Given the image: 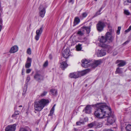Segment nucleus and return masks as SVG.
<instances>
[{"label":"nucleus","instance_id":"obj_47","mask_svg":"<svg viewBox=\"0 0 131 131\" xmlns=\"http://www.w3.org/2000/svg\"><path fill=\"white\" fill-rule=\"evenodd\" d=\"M56 104H54L52 108L54 110V107H55V106H56Z\"/></svg>","mask_w":131,"mask_h":131},{"label":"nucleus","instance_id":"obj_21","mask_svg":"<svg viewBox=\"0 0 131 131\" xmlns=\"http://www.w3.org/2000/svg\"><path fill=\"white\" fill-rule=\"evenodd\" d=\"M107 40L106 37L105 38L103 36H102L100 39V43H105L106 41Z\"/></svg>","mask_w":131,"mask_h":131},{"label":"nucleus","instance_id":"obj_24","mask_svg":"<svg viewBox=\"0 0 131 131\" xmlns=\"http://www.w3.org/2000/svg\"><path fill=\"white\" fill-rule=\"evenodd\" d=\"M50 92L52 95H56L57 93V91L55 89L51 90H50Z\"/></svg>","mask_w":131,"mask_h":131},{"label":"nucleus","instance_id":"obj_1","mask_svg":"<svg viewBox=\"0 0 131 131\" xmlns=\"http://www.w3.org/2000/svg\"><path fill=\"white\" fill-rule=\"evenodd\" d=\"M97 109L94 113L95 116L97 118H103L108 117L107 119L108 123L111 124L114 122V116L111 114V108L104 103H98L95 105Z\"/></svg>","mask_w":131,"mask_h":131},{"label":"nucleus","instance_id":"obj_39","mask_svg":"<svg viewBox=\"0 0 131 131\" xmlns=\"http://www.w3.org/2000/svg\"><path fill=\"white\" fill-rule=\"evenodd\" d=\"M31 70L30 69H28L26 70V72L27 73H30L31 71Z\"/></svg>","mask_w":131,"mask_h":131},{"label":"nucleus","instance_id":"obj_44","mask_svg":"<svg viewBox=\"0 0 131 131\" xmlns=\"http://www.w3.org/2000/svg\"><path fill=\"white\" fill-rule=\"evenodd\" d=\"M130 30H129V29H128L125 30V32H128Z\"/></svg>","mask_w":131,"mask_h":131},{"label":"nucleus","instance_id":"obj_36","mask_svg":"<svg viewBox=\"0 0 131 131\" xmlns=\"http://www.w3.org/2000/svg\"><path fill=\"white\" fill-rule=\"evenodd\" d=\"M47 92L45 91L41 95V96H43L45 95L47 93Z\"/></svg>","mask_w":131,"mask_h":131},{"label":"nucleus","instance_id":"obj_23","mask_svg":"<svg viewBox=\"0 0 131 131\" xmlns=\"http://www.w3.org/2000/svg\"><path fill=\"white\" fill-rule=\"evenodd\" d=\"M95 128H99L102 127V123H98L95 122Z\"/></svg>","mask_w":131,"mask_h":131},{"label":"nucleus","instance_id":"obj_10","mask_svg":"<svg viewBox=\"0 0 131 131\" xmlns=\"http://www.w3.org/2000/svg\"><path fill=\"white\" fill-rule=\"evenodd\" d=\"M118 63V64L117 65L118 66L120 67L124 66L126 64V62L123 60H118L116 61V63Z\"/></svg>","mask_w":131,"mask_h":131},{"label":"nucleus","instance_id":"obj_12","mask_svg":"<svg viewBox=\"0 0 131 131\" xmlns=\"http://www.w3.org/2000/svg\"><path fill=\"white\" fill-rule=\"evenodd\" d=\"M83 112H85L87 114H89L91 112V107L90 105H87L84 109L83 110Z\"/></svg>","mask_w":131,"mask_h":131},{"label":"nucleus","instance_id":"obj_45","mask_svg":"<svg viewBox=\"0 0 131 131\" xmlns=\"http://www.w3.org/2000/svg\"><path fill=\"white\" fill-rule=\"evenodd\" d=\"M129 42V41H126L123 44H127Z\"/></svg>","mask_w":131,"mask_h":131},{"label":"nucleus","instance_id":"obj_26","mask_svg":"<svg viewBox=\"0 0 131 131\" xmlns=\"http://www.w3.org/2000/svg\"><path fill=\"white\" fill-rule=\"evenodd\" d=\"M126 129L127 131H131V125H127L126 127Z\"/></svg>","mask_w":131,"mask_h":131},{"label":"nucleus","instance_id":"obj_34","mask_svg":"<svg viewBox=\"0 0 131 131\" xmlns=\"http://www.w3.org/2000/svg\"><path fill=\"white\" fill-rule=\"evenodd\" d=\"M77 34L80 36H82L83 35V34L81 31H79L77 32Z\"/></svg>","mask_w":131,"mask_h":131},{"label":"nucleus","instance_id":"obj_30","mask_svg":"<svg viewBox=\"0 0 131 131\" xmlns=\"http://www.w3.org/2000/svg\"><path fill=\"white\" fill-rule=\"evenodd\" d=\"M27 53L29 54H31V50L30 48L28 49L27 50Z\"/></svg>","mask_w":131,"mask_h":131},{"label":"nucleus","instance_id":"obj_28","mask_svg":"<svg viewBox=\"0 0 131 131\" xmlns=\"http://www.w3.org/2000/svg\"><path fill=\"white\" fill-rule=\"evenodd\" d=\"M54 109L51 108L50 110V114H49V116H52L54 113Z\"/></svg>","mask_w":131,"mask_h":131},{"label":"nucleus","instance_id":"obj_14","mask_svg":"<svg viewBox=\"0 0 131 131\" xmlns=\"http://www.w3.org/2000/svg\"><path fill=\"white\" fill-rule=\"evenodd\" d=\"M90 71V70L89 69H87L80 72H78V73H79V74L80 75V76H82L85 74L89 72Z\"/></svg>","mask_w":131,"mask_h":131},{"label":"nucleus","instance_id":"obj_3","mask_svg":"<svg viewBox=\"0 0 131 131\" xmlns=\"http://www.w3.org/2000/svg\"><path fill=\"white\" fill-rule=\"evenodd\" d=\"M17 125L15 124L8 125L6 127L5 131H15Z\"/></svg>","mask_w":131,"mask_h":131},{"label":"nucleus","instance_id":"obj_13","mask_svg":"<svg viewBox=\"0 0 131 131\" xmlns=\"http://www.w3.org/2000/svg\"><path fill=\"white\" fill-rule=\"evenodd\" d=\"M70 76L71 78H76L80 77L78 72L71 73Z\"/></svg>","mask_w":131,"mask_h":131},{"label":"nucleus","instance_id":"obj_38","mask_svg":"<svg viewBox=\"0 0 131 131\" xmlns=\"http://www.w3.org/2000/svg\"><path fill=\"white\" fill-rule=\"evenodd\" d=\"M14 113L16 115H18L19 113V111H15Z\"/></svg>","mask_w":131,"mask_h":131},{"label":"nucleus","instance_id":"obj_17","mask_svg":"<svg viewBox=\"0 0 131 131\" xmlns=\"http://www.w3.org/2000/svg\"><path fill=\"white\" fill-rule=\"evenodd\" d=\"M101 63V62L100 60L95 61L92 64V66L93 68H95L98 65L100 64Z\"/></svg>","mask_w":131,"mask_h":131},{"label":"nucleus","instance_id":"obj_43","mask_svg":"<svg viewBox=\"0 0 131 131\" xmlns=\"http://www.w3.org/2000/svg\"><path fill=\"white\" fill-rule=\"evenodd\" d=\"M17 115L15 114V113H14V114L12 116V117H15Z\"/></svg>","mask_w":131,"mask_h":131},{"label":"nucleus","instance_id":"obj_5","mask_svg":"<svg viewBox=\"0 0 131 131\" xmlns=\"http://www.w3.org/2000/svg\"><path fill=\"white\" fill-rule=\"evenodd\" d=\"M40 16L42 17H44L45 13V8L42 5H41L39 8Z\"/></svg>","mask_w":131,"mask_h":131},{"label":"nucleus","instance_id":"obj_25","mask_svg":"<svg viewBox=\"0 0 131 131\" xmlns=\"http://www.w3.org/2000/svg\"><path fill=\"white\" fill-rule=\"evenodd\" d=\"M100 46L103 48H107L109 47L107 45L105 44V43H100Z\"/></svg>","mask_w":131,"mask_h":131},{"label":"nucleus","instance_id":"obj_54","mask_svg":"<svg viewBox=\"0 0 131 131\" xmlns=\"http://www.w3.org/2000/svg\"><path fill=\"white\" fill-rule=\"evenodd\" d=\"M23 72L22 71V74H23Z\"/></svg>","mask_w":131,"mask_h":131},{"label":"nucleus","instance_id":"obj_19","mask_svg":"<svg viewBox=\"0 0 131 131\" xmlns=\"http://www.w3.org/2000/svg\"><path fill=\"white\" fill-rule=\"evenodd\" d=\"M80 19L78 17H76L75 18L74 22V26H75L78 24L80 22Z\"/></svg>","mask_w":131,"mask_h":131},{"label":"nucleus","instance_id":"obj_15","mask_svg":"<svg viewBox=\"0 0 131 131\" xmlns=\"http://www.w3.org/2000/svg\"><path fill=\"white\" fill-rule=\"evenodd\" d=\"M18 49V47L16 46H15L12 47L10 50V53H14L17 52Z\"/></svg>","mask_w":131,"mask_h":131},{"label":"nucleus","instance_id":"obj_37","mask_svg":"<svg viewBox=\"0 0 131 131\" xmlns=\"http://www.w3.org/2000/svg\"><path fill=\"white\" fill-rule=\"evenodd\" d=\"M87 15V14L86 13H84L82 14V16L84 17H86Z\"/></svg>","mask_w":131,"mask_h":131},{"label":"nucleus","instance_id":"obj_51","mask_svg":"<svg viewBox=\"0 0 131 131\" xmlns=\"http://www.w3.org/2000/svg\"><path fill=\"white\" fill-rule=\"evenodd\" d=\"M73 0H69V2H73Z\"/></svg>","mask_w":131,"mask_h":131},{"label":"nucleus","instance_id":"obj_56","mask_svg":"<svg viewBox=\"0 0 131 131\" xmlns=\"http://www.w3.org/2000/svg\"><path fill=\"white\" fill-rule=\"evenodd\" d=\"M95 1H97V0H94Z\"/></svg>","mask_w":131,"mask_h":131},{"label":"nucleus","instance_id":"obj_50","mask_svg":"<svg viewBox=\"0 0 131 131\" xmlns=\"http://www.w3.org/2000/svg\"><path fill=\"white\" fill-rule=\"evenodd\" d=\"M128 29H129V30H131V26H130L129 27V28H128Z\"/></svg>","mask_w":131,"mask_h":131},{"label":"nucleus","instance_id":"obj_16","mask_svg":"<svg viewBox=\"0 0 131 131\" xmlns=\"http://www.w3.org/2000/svg\"><path fill=\"white\" fill-rule=\"evenodd\" d=\"M34 78L38 80H42L43 79V77L38 73L35 75Z\"/></svg>","mask_w":131,"mask_h":131},{"label":"nucleus","instance_id":"obj_4","mask_svg":"<svg viewBox=\"0 0 131 131\" xmlns=\"http://www.w3.org/2000/svg\"><path fill=\"white\" fill-rule=\"evenodd\" d=\"M105 26V24L103 22L99 21L96 25L97 30L99 31H102L103 30Z\"/></svg>","mask_w":131,"mask_h":131},{"label":"nucleus","instance_id":"obj_20","mask_svg":"<svg viewBox=\"0 0 131 131\" xmlns=\"http://www.w3.org/2000/svg\"><path fill=\"white\" fill-rule=\"evenodd\" d=\"M95 122H92L88 124V126L90 128H95Z\"/></svg>","mask_w":131,"mask_h":131},{"label":"nucleus","instance_id":"obj_52","mask_svg":"<svg viewBox=\"0 0 131 131\" xmlns=\"http://www.w3.org/2000/svg\"><path fill=\"white\" fill-rule=\"evenodd\" d=\"M22 107V105H20V106H19V107Z\"/></svg>","mask_w":131,"mask_h":131},{"label":"nucleus","instance_id":"obj_2","mask_svg":"<svg viewBox=\"0 0 131 131\" xmlns=\"http://www.w3.org/2000/svg\"><path fill=\"white\" fill-rule=\"evenodd\" d=\"M49 102L48 100L45 99H42L36 101L34 104L35 110L38 112L41 111Z\"/></svg>","mask_w":131,"mask_h":131},{"label":"nucleus","instance_id":"obj_9","mask_svg":"<svg viewBox=\"0 0 131 131\" xmlns=\"http://www.w3.org/2000/svg\"><path fill=\"white\" fill-rule=\"evenodd\" d=\"M81 62L82 66L83 67L85 68H87L88 67L89 64V62L88 61L86 60H82Z\"/></svg>","mask_w":131,"mask_h":131},{"label":"nucleus","instance_id":"obj_42","mask_svg":"<svg viewBox=\"0 0 131 131\" xmlns=\"http://www.w3.org/2000/svg\"><path fill=\"white\" fill-rule=\"evenodd\" d=\"M120 31L119 30H117L116 33L118 35H119V34Z\"/></svg>","mask_w":131,"mask_h":131},{"label":"nucleus","instance_id":"obj_46","mask_svg":"<svg viewBox=\"0 0 131 131\" xmlns=\"http://www.w3.org/2000/svg\"><path fill=\"white\" fill-rule=\"evenodd\" d=\"M117 52L116 51H115L113 52V54L114 55H115L117 54Z\"/></svg>","mask_w":131,"mask_h":131},{"label":"nucleus","instance_id":"obj_27","mask_svg":"<svg viewBox=\"0 0 131 131\" xmlns=\"http://www.w3.org/2000/svg\"><path fill=\"white\" fill-rule=\"evenodd\" d=\"M81 45L80 44H78V45L76 46V49L77 51H80L82 49L81 47Z\"/></svg>","mask_w":131,"mask_h":131},{"label":"nucleus","instance_id":"obj_6","mask_svg":"<svg viewBox=\"0 0 131 131\" xmlns=\"http://www.w3.org/2000/svg\"><path fill=\"white\" fill-rule=\"evenodd\" d=\"M42 32V28L41 27L39 29L37 30L36 32V35L35 39L37 41L39 40V37Z\"/></svg>","mask_w":131,"mask_h":131},{"label":"nucleus","instance_id":"obj_33","mask_svg":"<svg viewBox=\"0 0 131 131\" xmlns=\"http://www.w3.org/2000/svg\"><path fill=\"white\" fill-rule=\"evenodd\" d=\"M48 62L47 61H46L44 63V64L43 65V66L44 67H47L48 65Z\"/></svg>","mask_w":131,"mask_h":131},{"label":"nucleus","instance_id":"obj_22","mask_svg":"<svg viewBox=\"0 0 131 131\" xmlns=\"http://www.w3.org/2000/svg\"><path fill=\"white\" fill-rule=\"evenodd\" d=\"M67 65L65 62H62L61 64V67L63 70L64 68L67 67Z\"/></svg>","mask_w":131,"mask_h":131},{"label":"nucleus","instance_id":"obj_8","mask_svg":"<svg viewBox=\"0 0 131 131\" xmlns=\"http://www.w3.org/2000/svg\"><path fill=\"white\" fill-rule=\"evenodd\" d=\"M106 38L107 40H109V42H112L113 40V38L111 35V32H107L106 35Z\"/></svg>","mask_w":131,"mask_h":131},{"label":"nucleus","instance_id":"obj_41","mask_svg":"<svg viewBox=\"0 0 131 131\" xmlns=\"http://www.w3.org/2000/svg\"><path fill=\"white\" fill-rule=\"evenodd\" d=\"M30 77H28L26 79V81L27 82H28L30 80Z\"/></svg>","mask_w":131,"mask_h":131},{"label":"nucleus","instance_id":"obj_55","mask_svg":"<svg viewBox=\"0 0 131 131\" xmlns=\"http://www.w3.org/2000/svg\"><path fill=\"white\" fill-rule=\"evenodd\" d=\"M23 72L22 71V74H23Z\"/></svg>","mask_w":131,"mask_h":131},{"label":"nucleus","instance_id":"obj_53","mask_svg":"<svg viewBox=\"0 0 131 131\" xmlns=\"http://www.w3.org/2000/svg\"><path fill=\"white\" fill-rule=\"evenodd\" d=\"M101 8L100 10H99V11L100 12L101 11Z\"/></svg>","mask_w":131,"mask_h":131},{"label":"nucleus","instance_id":"obj_40","mask_svg":"<svg viewBox=\"0 0 131 131\" xmlns=\"http://www.w3.org/2000/svg\"><path fill=\"white\" fill-rule=\"evenodd\" d=\"M82 123L80 122H76V124L77 125H80Z\"/></svg>","mask_w":131,"mask_h":131},{"label":"nucleus","instance_id":"obj_7","mask_svg":"<svg viewBox=\"0 0 131 131\" xmlns=\"http://www.w3.org/2000/svg\"><path fill=\"white\" fill-rule=\"evenodd\" d=\"M62 55L66 58H68L70 55V51L69 49H65Z\"/></svg>","mask_w":131,"mask_h":131},{"label":"nucleus","instance_id":"obj_35","mask_svg":"<svg viewBox=\"0 0 131 131\" xmlns=\"http://www.w3.org/2000/svg\"><path fill=\"white\" fill-rule=\"evenodd\" d=\"M124 13L125 14L127 15H128L129 14V13L127 10H124Z\"/></svg>","mask_w":131,"mask_h":131},{"label":"nucleus","instance_id":"obj_49","mask_svg":"<svg viewBox=\"0 0 131 131\" xmlns=\"http://www.w3.org/2000/svg\"><path fill=\"white\" fill-rule=\"evenodd\" d=\"M121 29V27H118V30H119L120 31Z\"/></svg>","mask_w":131,"mask_h":131},{"label":"nucleus","instance_id":"obj_48","mask_svg":"<svg viewBox=\"0 0 131 131\" xmlns=\"http://www.w3.org/2000/svg\"><path fill=\"white\" fill-rule=\"evenodd\" d=\"M127 1L128 2L131 3V0H127Z\"/></svg>","mask_w":131,"mask_h":131},{"label":"nucleus","instance_id":"obj_29","mask_svg":"<svg viewBox=\"0 0 131 131\" xmlns=\"http://www.w3.org/2000/svg\"><path fill=\"white\" fill-rule=\"evenodd\" d=\"M116 72V73H122V71L119 68H117V69Z\"/></svg>","mask_w":131,"mask_h":131},{"label":"nucleus","instance_id":"obj_31","mask_svg":"<svg viewBox=\"0 0 131 131\" xmlns=\"http://www.w3.org/2000/svg\"><path fill=\"white\" fill-rule=\"evenodd\" d=\"M19 131H28L25 129L23 127H20Z\"/></svg>","mask_w":131,"mask_h":131},{"label":"nucleus","instance_id":"obj_18","mask_svg":"<svg viewBox=\"0 0 131 131\" xmlns=\"http://www.w3.org/2000/svg\"><path fill=\"white\" fill-rule=\"evenodd\" d=\"M105 52L103 50H101L97 53V56L98 57H102L105 55Z\"/></svg>","mask_w":131,"mask_h":131},{"label":"nucleus","instance_id":"obj_11","mask_svg":"<svg viewBox=\"0 0 131 131\" xmlns=\"http://www.w3.org/2000/svg\"><path fill=\"white\" fill-rule=\"evenodd\" d=\"M31 59L28 57L27 59L26 63L25 64V67L26 68H29L31 66Z\"/></svg>","mask_w":131,"mask_h":131},{"label":"nucleus","instance_id":"obj_32","mask_svg":"<svg viewBox=\"0 0 131 131\" xmlns=\"http://www.w3.org/2000/svg\"><path fill=\"white\" fill-rule=\"evenodd\" d=\"M84 28L88 32H89L90 29V27H85Z\"/></svg>","mask_w":131,"mask_h":131}]
</instances>
